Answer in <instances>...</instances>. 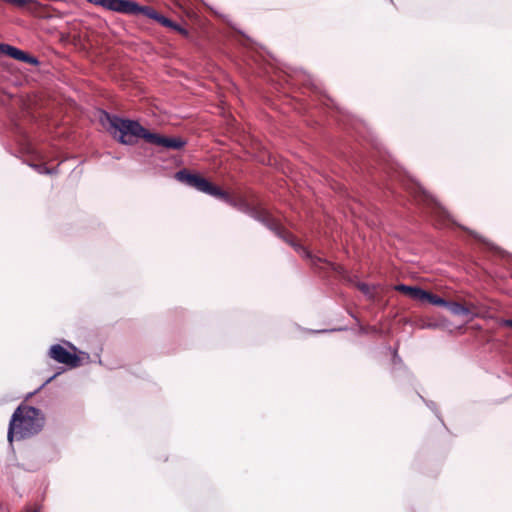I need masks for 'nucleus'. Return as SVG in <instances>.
<instances>
[{
  "mask_svg": "<svg viewBox=\"0 0 512 512\" xmlns=\"http://www.w3.org/2000/svg\"><path fill=\"white\" fill-rule=\"evenodd\" d=\"M100 123L118 143L133 146L143 139L149 144L164 147L170 150H180L187 141L181 137H166L150 132L138 120L121 117L106 110L100 112Z\"/></svg>",
  "mask_w": 512,
  "mask_h": 512,
  "instance_id": "f257e3e1",
  "label": "nucleus"
},
{
  "mask_svg": "<svg viewBox=\"0 0 512 512\" xmlns=\"http://www.w3.org/2000/svg\"><path fill=\"white\" fill-rule=\"evenodd\" d=\"M218 199L263 224L267 229L272 231L278 238L282 239L291 247H293L294 250L301 254L304 258L311 260L316 259L317 261H321L320 258H314L309 250H307L303 245L298 243L291 233H289L283 227H281L277 223V221L265 211L258 210L256 207L251 206L244 199L233 198L228 192L224 190L221 191Z\"/></svg>",
  "mask_w": 512,
  "mask_h": 512,
  "instance_id": "f03ea898",
  "label": "nucleus"
},
{
  "mask_svg": "<svg viewBox=\"0 0 512 512\" xmlns=\"http://www.w3.org/2000/svg\"><path fill=\"white\" fill-rule=\"evenodd\" d=\"M43 412L34 406H19L11 416L7 439L23 440L38 434L44 426Z\"/></svg>",
  "mask_w": 512,
  "mask_h": 512,
  "instance_id": "7ed1b4c3",
  "label": "nucleus"
},
{
  "mask_svg": "<svg viewBox=\"0 0 512 512\" xmlns=\"http://www.w3.org/2000/svg\"><path fill=\"white\" fill-rule=\"evenodd\" d=\"M175 179L190 188L210 195L218 199L222 189L213 184L207 178L199 173H191L188 169L184 168L175 173Z\"/></svg>",
  "mask_w": 512,
  "mask_h": 512,
  "instance_id": "20e7f679",
  "label": "nucleus"
},
{
  "mask_svg": "<svg viewBox=\"0 0 512 512\" xmlns=\"http://www.w3.org/2000/svg\"><path fill=\"white\" fill-rule=\"evenodd\" d=\"M142 14L146 16L149 19L155 20L160 25L170 28L173 31L178 32L179 34L187 37L189 35L188 30L178 24L177 22L171 20L170 18L158 13L155 9H153L150 6H141L138 2L136 4V7L134 9V12L132 15H139Z\"/></svg>",
  "mask_w": 512,
  "mask_h": 512,
  "instance_id": "39448f33",
  "label": "nucleus"
},
{
  "mask_svg": "<svg viewBox=\"0 0 512 512\" xmlns=\"http://www.w3.org/2000/svg\"><path fill=\"white\" fill-rule=\"evenodd\" d=\"M406 189L414 196L415 199L434 207L442 215H447V211L438 203V201L417 181L411 180L409 184H405Z\"/></svg>",
  "mask_w": 512,
  "mask_h": 512,
  "instance_id": "423d86ee",
  "label": "nucleus"
},
{
  "mask_svg": "<svg viewBox=\"0 0 512 512\" xmlns=\"http://www.w3.org/2000/svg\"><path fill=\"white\" fill-rule=\"evenodd\" d=\"M87 2L126 15H132L137 4L134 0H87Z\"/></svg>",
  "mask_w": 512,
  "mask_h": 512,
  "instance_id": "0eeeda50",
  "label": "nucleus"
},
{
  "mask_svg": "<svg viewBox=\"0 0 512 512\" xmlns=\"http://www.w3.org/2000/svg\"><path fill=\"white\" fill-rule=\"evenodd\" d=\"M49 356L61 364H66L72 368L80 365V358L75 354L69 352L60 344H54L50 347Z\"/></svg>",
  "mask_w": 512,
  "mask_h": 512,
  "instance_id": "6e6552de",
  "label": "nucleus"
},
{
  "mask_svg": "<svg viewBox=\"0 0 512 512\" xmlns=\"http://www.w3.org/2000/svg\"><path fill=\"white\" fill-rule=\"evenodd\" d=\"M444 307L456 316H467L470 314L469 308L456 301L447 300V304Z\"/></svg>",
  "mask_w": 512,
  "mask_h": 512,
  "instance_id": "1a4fd4ad",
  "label": "nucleus"
},
{
  "mask_svg": "<svg viewBox=\"0 0 512 512\" xmlns=\"http://www.w3.org/2000/svg\"><path fill=\"white\" fill-rule=\"evenodd\" d=\"M424 302H428L434 306H442V307H444L447 304L446 299L440 297L437 294L429 292V291L426 292Z\"/></svg>",
  "mask_w": 512,
  "mask_h": 512,
  "instance_id": "9d476101",
  "label": "nucleus"
},
{
  "mask_svg": "<svg viewBox=\"0 0 512 512\" xmlns=\"http://www.w3.org/2000/svg\"><path fill=\"white\" fill-rule=\"evenodd\" d=\"M30 167H32L39 174L53 175L58 173V167L48 168L45 164H34L30 163Z\"/></svg>",
  "mask_w": 512,
  "mask_h": 512,
  "instance_id": "9b49d317",
  "label": "nucleus"
},
{
  "mask_svg": "<svg viewBox=\"0 0 512 512\" xmlns=\"http://www.w3.org/2000/svg\"><path fill=\"white\" fill-rule=\"evenodd\" d=\"M17 61H20V62H23V63H27V64H30L32 66H39L40 65V60L34 56V55H31L25 51H22L21 54H20V59H18Z\"/></svg>",
  "mask_w": 512,
  "mask_h": 512,
  "instance_id": "f8f14e48",
  "label": "nucleus"
},
{
  "mask_svg": "<svg viewBox=\"0 0 512 512\" xmlns=\"http://www.w3.org/2000/svg\"><path fill=\"white\" fill-rule=\"evenodd\" d=\"M426 292L427 290H424L419 286H413L411 293H409L407 296H409L413 300H418L424 303Z\"/></svg>",
  "mask_w": 512,
  "mask_h": 512,
  "instance_id": "ddd939ff",
  "label": "nucleus"
},
{
  "mask_svg": "<svg viewBox=\"0 0 512 512\" xmlns=\"http://www.w3.org/2000/svg\"><path fill=\"white\" fill-rule=\"evenodd\" d=\"M23 50L12 46L10 44H7L5 55L9 56L12 59L18 60L20 59V54Z\"/></svg>",
  "mask_w": 512,
  "mask_h": 512,
  "instance_id": "4468645a",
  "label": "nucleus"
},
{
  "mask_svg": "<svg viewBox=\"0 0 512 512\" xmlns=\"http://www.w3.org/2000/svg\"><path fill=\"white\" fill-rule=\"evenodd\" d=\"M40 506H26L23 512H40ZM0 512H9L7 506L0 504Z\"/></svg>",
  "mask_w": 512,
  "mask_h": 512,
  "instance_id": "2eb2a0df",
  "label": "nucleus"
},
{
  "mask_svg": "<svg viewBox=\"0 0 512 512\" xmlns=\"http://www.w3.org/2000/svg\"><path fill=\"white\" fill-rule=\"evenodd\" d=\"M1 2H4L6 4L15 6V7H24L25 5L29 4L32 0H0Z\"/></svg>",
  "mask_w": 512,
  "mask_h": 512,
  "instance_id": "dca6fc26",
  "label": "nucleus"
},
{
  "mask_svg": "<svg viewBox=\"0 0 512 512\" xmlns=\"http://www.w3.org/2000/svg\"><path fill=\"white\" fill-rule=\"evenodd\" d=\"M420 398L424 401V403L427 405V407H428L429 409H431V410L435 413V415L437 416V418H438L441 422H443V421H442V419H441V417H440V413H439V411H438V409H437V406H436L435 402H433V401H427V400H425L421 395H420Z\"/></svg>",
  "mask_w": 512,
  "mask_h": 512,
  "instance_id": "f3484780",
  "label": "nucleus"
},
{
  "mask_svg": "<svg viewBox=\"0 0 512 512\" xmlns=\"http://www.w3.org/2000/svg\"><path fill=\"white\" fill-rule=\"evenodd\" d=\"M413 286H409V285H406V284H398L395 286V290L398 291V292H402L406 295H408L409 293H411V290H412Z\"/></svg>",
  "mask_w": 512,
  "mask_h": 512,
  "instance_id": "a211bd4d",
  "label": "nucleus"
},
{
  "mask_svg": "<svg viewBox=\"0 0 512 512\" xmlns=\"http://www.w3.org/2000/svg\"><path fill=\"white\" fill-rule=\"evenodd\" d=\"M463 229H464V230H466V231H467V232H468L472 237H474L475 239H477V240H479V241H481V242H483V243H485V244L489 245V243H488L486 240H484L482 237H480L476 232L471 231V230H469V229H467V228H465V227H463Z\"/></svg>",
  "mask_w": 512,
  "mask_h": 512,
  "instance_id": "6ab92c4d",
  "label": "nucleus"
},
{
  "mask_svg": "<svg viewBox=\"0 0 512 512\" xmlns=\"http://www.w3.org/2000/svg\"><path fill=\"white\" fill-rule=\"evenodd\" d=\"M392 360H393V363L396 365V364H400L402 363V359L400 358V356L398 355V352H397V348H394L392 350Z\"/></svg>",
  "mask_w": 512,
  "mask_h": 512,
  "instance_id": "aec40b11",
  "label": "nucleus"
},
{
  "mask_svg": "<svg viewBox=\"0 0 512 512\" xmlns=\"http://www.w3.org/2000/svg\"><path fill=\"white\" fill-rule=\"evenodd\" d=\"M359 289L362 292L367 293L369 291V286L366 283H360L359 284Z\"/></svg>",
  "mask_w": 512,
  "mask_h": 512,
  "instance_id": "412c9836",
  "label": "nucleus"
},
{
  "mask_svg": "<svg viewBox=\"0 0 512 512\" xmlns=\"http://www.w3.org/2000/svg\"><path fill=\"white\" fill-rule=\"evenodd\" d=\"M6 47H7V43H0V55L1 54L5 55Z\"/></svg>",
  "mask_w": 512,
  "mask_h": 512,
  "instance_id": "4be33fe9",
  "label": "nucleus"
},
{
  "mask_svg": "<svg viewBox=\"0 0 512 512\" xmlns=\"http://www.w3.org/2000/svg\"><path fill=\"white\" fill-rule=\"evenodd\" d=\"M504 325H505V326L512 327V319H506V320H504Z\"/></svg>",
  "mask_w": 512,
  "mask_h": 512,
  "instance_id": "5701e85b",
  "label": "nucleus"
},
{
  "mask_svg": "<svg viewBox=\"0 0 512 512\" xmlns=\"http://www.w3.org/2000/svg\"><path fill=\"white\" fill-rule=\"evenodd\" d=\"M325 98L327 101V102H325L326 105H328V102H330L332 105H334L333 100L331 98H329V97H325Z\"/></svg>",
  "mask_w": 512,
  "mask_h": 512,
  "instance_id": "b1692460",
  "label": "nucleus"
},
{
  "mask_svg": "<svg viewBox=\"0 0 512 512\" xmlns=\"http://www.w3.org/2000/svg\"><path fill=\"white\" fill-rule=\"evenodd\" d=\"M55 377H56V374H55V375H53V376H51V377L46 381V383H47V382H49V381H51V380H52V379H54Z\"/></svg>",
  "mask_w": 512,
  "mask_h": 512,
  "instance_id": "393cba45",
  "label": "nucleus"
},
{
  "mask_svg": "<svg viewBox=\"0 0 512 512\" xmlns=\"http://www.w3.org/2000/svg\"><path fill=\"white\" fill-rule=\"evenodd\" d=\"M328 330L326 329H323V330H320L319 332H327Z\"/></svg>",
  "mask_w": 512,
  "mask_h": 512,
  "instance_id": "a878e982",
  "label": "nucleus"
}]
</instances>
